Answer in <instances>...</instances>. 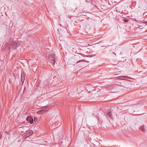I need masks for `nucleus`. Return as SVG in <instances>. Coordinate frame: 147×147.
<instances>
[{"instance_id":"1","label":"nucleus","mask_w":147,"mask_h":147,"mask_svg":"<svg viewBox=\"0 0 147 147\" xmlns=\"http://www.w3.org/2000/svg\"><path fill=\"white\" fill-rule=\"evenodd\" d=\"M6 45L8 48H12L14 49L18 47L19 43L15 41H11L7 42Z\"/></svg>"},{"instance_id":"2","label":"nucleus","mask_w":147,"mask_h":147,"mask_svg":"<svg viewBox=\"0 0 147 147\" xmlns=\"http://www.w3.org/2000/svg\"><path fill=\"white\" fill-rule=\"evenodd\" d=\"M48 59L54 65L55 63L56 55L53 54L49 55L48 57Z\"/></svg>"},{"instance_id":"3","label":"nucleus","mask_w":147,"mask_h":147,"mask_svg":"<svg viewBox=\"0 0 147 147\" xmlns=\"http://www.w3.org/2000/svg\"><path fill=\"white\" fill-rule=\"evenodd\" d=\"M123 86L125 88H127L130 87L131 84H129L128 81H127L123 82Z\"/></svg>"},{"instance_id":"4","label":"nucleus","mask_w":147,"mask_h":147,"mask_svg":"<svg viewBox=\"0 0 147 147\" xmlns=\"http://www.w3.org/2000/svg\"><path fill=\"white\" fill-rule=\"evenodd\" d=\"M80 58V56L79 55H75L74 56V59L77 60L76 63H78L80 61H84V60H80L78 61Z\"/></svg>"},{"instance_id":"5","label":"nucleus","mask_w":147,"mask_h":147,"mask_svg":"<svg viewBox=\"0 0 147 147\" xmlns=\"http://www.w3.org/2000/svg\"><path fill=\"white\" fill-rule=\"evenodd\" d=\"M26 120L28 122H30L31 124L33 123V119L32 118L31 116H28L26 118Z\"/></svg>"},{"instance_id":"6","label":"nucleus","mask_w":147,"mask_h":147,"mask_svg":"<svg viewBox=\"0 0 147 147\" xmlns=\"http://www.w3.org/2000/svg\"><path fill=\"white\" fill-rule=\"evenodd\" d=\"M120 78V79L121 80H127V79H129L130 78L128 76H121L119 77Z\"/></svg>"},{"instance_id":"7","label":"nucleus","mask_w":147,"mask_h":147,"mask_svg":"<svg viewBox=\"0 0 147 147\" xmlns=\"http://www.w3.org/2000/svg\"><path fill=\"white\" fill-rule=\"evenodd\" d=\"M45 111H46L45 110H40V111H38L37 112V113L38 114H42L44 113Z\"/></svg>"},{"instance_id":"8","label":"nucleus","mask_w":147,"mask_h":147,"mask_svg":"<svg viewBox=\"0 0 147 147\" xmlns=\"http://www.w3.org/2000/svg\"><path fill=\"white\" fill-rule=\"evenodd\" d=\"M25 78L23 76L22 74H21V81L22 82H23L24 81Z\"/></svg>"},{"instance_id":"9","label":"nucleus","mask_w":147,"mask_h":147,"mask_svg":"<svg viewBox=\"0 0 147 147\" xmlns=\"http://www.w3.org/2000/svg\"><path fill=\"white\" fill-rule=\"evenodd\" d=\"M107 114L108 116L109 117H110V118H111L112 114L110 112H109L107 113Z\"/></svg>"},{"instance_id":"10","label":"nucleus","mask_w":147,"mask_h":147,"mask_svg":"<svg viewBox=\"0 0 147 147\" xmlns=\"http://www.w3.org/2000/svg\"><path fill=\"white\" fill-rule=\"evenodd\" d=\"M123 20L125 22H129L128 20L125 18L123 19Z\"/></svg>"},{"instance_id":"11","label":"nucleus","mask_w":147,"mask_h":147,"mask_svg":"<svg viewBox=\"0 0 147 147\" xmlns=\"http://www.w3.org/2000/svg\"><path fill=\"white\" fill-rule=\"evenodd\" d=\"M29 132L30 135L32 134L33 133V131L32 130L29 131Z\"/></svg>"},{"instance_id":"12","label":"nucleus","mask_w":147,"mask_h":147,"mask_svg":"<svg viewBox=\"0 0 147 147\" xmlns=\"http://www.w3.org/2000/svg\"><path fill=\"white\" fill-rule=\"evenodd\" d=\"M144 24H145L146 25H147V21L143 23Z\"/></svg>"},{"instance_id":"13","label":"nucleus","mask_w":147,"mask_h":147,"mask_svg":"<svg viewBox=\"0 0 147 147\" xmlns=\"http://www.w3.org/2000/svg\"><path fill=\"white\" fill-rule=\"evenodd\" d=\"M36 118H34V121H35V120H36Z\"/></svg>"},{"instance_id":"14","label":"nucleus","mask_w":147,"mask_h":147,"mask_svg":"<svg viewBox=\"0 0 147 147\" xmlns=\"http://www.w3.org/2000/svg\"><path fill=\"white\" fill-rule=\"evenodd\" d=\"M112 53H113V54H115V53L114 52H112Z\"/></svg>"}]
</instances>
